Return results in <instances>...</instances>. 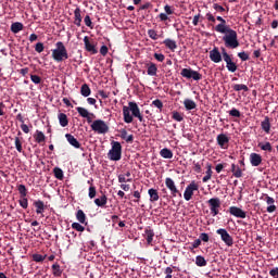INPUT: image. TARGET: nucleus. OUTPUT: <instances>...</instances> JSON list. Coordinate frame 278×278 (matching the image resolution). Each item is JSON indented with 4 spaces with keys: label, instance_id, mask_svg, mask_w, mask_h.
Here are the masks:
<instances>
[{
    "label": "nucleus",
    "instance_id": "f257e3e1",
    "mask_svg": "<svg viewBox=\"0 0 278 278\" xmlns=\"http://www.w3.org/2000/svg\"><path fill=\"white\" fill-rule=\"evenodd\" d=\"M122 113L123 119L126 123H131L134 117L138 118L139 122L144 121L137 102H128V106H123Z\"/></svg>",
    "mask_w": 278,
    "mask_h": 278
},
{
    "label": "nucleus",
    "instance_id": "f03ea898",
    "mask_svg": "<svg viewBox=\"0 0 278 278\" xmlns=\"http://www.w3.org/2000/svg\"><path fill=\"white\" fill-rule=\"evenodd\" d=\"M55 49L51 50V58L60 64V62H64L70 59L68 51L66 46L62 41H58L55 45Z\"/></svg>",
    "mask_w": 278,
    "mask_h": 278
},
{
    "label": "nucleus",
    "instance_id": "7ed1b4c3",
    "mask_svg": "<svg viewBox=\"0 0 278 278\" xmlns=\"http://www.w3.org/2000/svg\"><path fill=\"white\" fill-rule=\"evenodd\" d=\"M222 40L224 41V45L228 49H237L240 47V42L238 40L237 30L229 29L225 36H223Z\"/></svg>",
    "mask_w": 278,
    "mask_h": 278
},
{
    "label": "nucleus",
    "instance_id": "20e7f679",
    "mask_svg": "<svg viewBox=\"0 0 278 278\" xmlns=\"http://www.w3.org/2000/svg\"><path fill=\"white\" fill-rule=\"evenodd\" d=\"M122 151H123V148L121 146V142H118V141H111V150L108 153V157L111 161H121V159H122Z\"/></svg>",
    "mask_w": 278,
    "mask_h": 278
},
{
    "label": "nucleus",
    "instance_id": "39448f33",
    "mask_svg": "<svg viewBox=\"0 0 278 278\" xmlns=\"http://www.w3.org/2000/svg\"><path fill=\"white\" fill-rule=\"evenodd\" d=\"M90 127L92 131L99 135H104L110 131L109 125L102 119L94 121Z\"/></svg>",
    "mask_w": 278,
    "mask_h": 278
},
{
    "label": "nucleus",
    "instance_id": "423d86ee",
    "mask_svg": "<svg viewBox=\"0 0 278 278\" xmlns=\"http://www.w3.org/2000/svg\"><path fill=\"white\" fill-rule=\"evenodd\" d=\"M206 204L210 206L211 216L213 217L218 216V214L220 213V206H222L220 198L218 197L211 198L206 202Z\"/></svg>",
    "mask_w": 278,
    "mask_h": 278
},
{
    "label": "nucleus",
    "instance_id": "0eeeda50",
    "mask_svg": "<svg viewBox=\"0 0 278 278\" xmlns=\"http://www.w3.org/2000/svg\"><path fill=\"white\" fill-rule=\"evenodd\" d=\"M180 75L182 78L186 79H193V80H201L203 78V75L200 74L199 71H194L192 68H182L180 72Z\"/></svg>",
    "mask_w": 278,
    "mask_h": 278
},
{
    "label": "nucleus",
    "instance_id": "6e6552de",
    "mask_svg": "<svg viewBox=\"0 0 278 278\" xmlns=\"http://www.w3.org/2000/svg\"><path fill=\"white\" fill-rule=\"evenodd\" d=\"M216 233L219 235L222 241L229 248L233 245V238L225 228H219L216 230Z\"/></svg>",
    "mask_w": 278,
    "mask_h": 278
},
{
    "label": "nucleus",
    "instance_id": "1a4fd4ad",
    "mask_svg": "<svg viewBox=\"0 0 278 278\" xmlns=\"http://www.w3.org/2000/svg\"><path fill=\"white\" fill-rule=\"evenodd\" d=\"M194 191H199V184H197L195 181H191L184 191V199L186 201H190L194 194Z\"/></svg>",
    "mask_w": 278,
    "mask_h": 278
},
{
    "label": "nucleus",
    "instance_id": "9d476101",
    "mask_svg": "<svg viewBox=\"0 0 278 278\" xmlns=\"http://www.w3.org/2000/svg\"><path fill=\"white\" fill-rule=\"evenodd\" d=\"M165 185L167 189L170 191L173 198H176L177 194L179 198H181V191L177 189L176 182L173 179H170V177L165 178Z\"/></svg>",
    "mask_w": 278,
    "mask_h": 278
},
{
    "label": "nucleus",
    "instance_id": "9b49d317",
    "mask_svg": "<svg viewBox=\"0 0 278 278\" xmlns=\"http://www.w3.org/2000/svg\"><path fill=\"white\" fill-rule=\"evenodd\" d=\"M210 59L214 64H220L223 61V52H220L219 48L215 46L211 51H210Z\"/></svg>",
    "mask_w": 278,
    "mask_h": 278
},
{
    "label": "nucleus",
    "instance_id": "f8f14e48",
    "mask_svg": "<svg viewBox=\"0 0 278 278\" xmlns=\"http://www.w3.org/2000/svg\"><path fill=\"white\" fill-rule=\"evenodd\" d=\"M229 213L231 216L237 217V218H242V219L247 218L245 211H243L242 208L237 207V206H230Z\"/></svg>",
    "mask_w": 278,
    "mask_h": 278
},
{
    "label": "nucleus",
    "instance_id": "ddd939ff",
    "mask_svg": "<svg viewBox=\"0 0 278 278\" xmlns=\"http://www.w3.org/2000/svg\"><path fill=\"white\" fill-rule=\"evenodd\" d=\"M230 138L226 134H219L217 136V144L222 149H227L229 147Z\"/></svg>",
    "mask_w": 278,
    "mask_h": 278
},
{
    "label": "nucleus",
    "instance_id": "4468645a",
    "mask_svg": "<svg viewBox=\"0 0 278 278\" xmlns=\"http://www.w3.org/2000/svg\"><path fill=\"white\" fill-rule=\"evenodd\" d=\"M84 45H85V49H86L87 52H89L91 54H97L98 53V49L96 48V45L93 42H90L88 36L84 37Z\"/></svg>",
    "mask_w": 278,
    "mask_h": 278
},
{
    "label": "nucleus",
    "instance_id": "2eb2a0df",
    "mask_svg": "<svg viewBox=\"0 0 278 278\" xmlns=\"http://www.w3.org/2000/svg\"><path fill=\"white\" fill-rule=\"evenodd\" d=\"M263 162V157L258 153H251L250 154V164L254 167H258Z\"/></svg>",
    "mask_w": 278,
    "mask_h": 278
},
{
    "label": "nucleus",
    "instance_id": "dca6fc26",
    "mask_svg": "<svg viewBox=\"0 0 278 278\" xmlns=\"http://www.w3.org/2000/svg\"><path fill=\"white\" fill-rule=\"evenodd\" d=\"M264 197L266 198V204L269 205L267 208H266V212L267 213H274L277 211V207L275 205V198L268 195V194H264Z\"/></svg>",
    "mask_w": 278,
    "mask_h": 278
},
{
    "label": "nucleus",
    "instance_id": "f3484780",
    "mask_svg": "<svg viewBox=\"0 0 278 278\" xmlns=\"http://www.w3.org/2000/svg\"><path fill=\"white\" fill-rule=\"evenodd\" d=\"M119 136L122 138V140H125L126 142H128V144H131L134 142V135H128L127 129L126 128H122L119 129Z\"/></svg>",
    "mask_w": 278,
    "mask_h": 278
},
{
    "label": "nucleus",
    "instance_id": "a211bd4d",
    "mask_svg": "<svg viewBox=\"0 0 278 278\" xmlns=\"http://www.w3.org/2000/svg\"><path fill=\"white\" fill-rule=\"evenodd\" d=\"M65 138L67 139L68 143L75 148V149H79L81 148V143L76 139L75 136L71 135V134H66Z\"/></svg>",
    "mask_w": 278,
    "mask_h": 278
},
{
    "label": "nucleus",
    "instance_id": "6ab92c4d",
    "mask_svg": "<svg viewBox=\"0 0 278 278\" xmlns=\"http://www.w3.org/2000/svg\"><path fill=\"white\" fill-rule=\"evenodd\" d=\"M154 235L155 233H154L153 229L150 226L144 228V237H146V240H147L148 244H152L153 243Z\"/></svg>",
    "mask_w": 278,
    "mask_h": 278
},
{
    "label": "nucleus",
    "instance_id": "aec40b11",
    "mask_svg": "<svg viewBox=\"0 0 278 278\" xmlns=\"http://www.w3.org/2000/svg\"><path fill=\"white\" fill-rule=\"evenodd\" d=\"M81 9L79 8H76L74 10V25H76L77 27H80L81 26Z\"/></svg>",
    "mask_w": 278,
    "mask_h": 278
},
{
    "label": "nucleus",
    "instance_id": "412c9836",
    "mask_svg": "<svg viewBox=\"0 0 278 278\" xmlns=\"http://www.w3.org/2000/svg\"><path fill=\"white\" fill-rule=\"evenodd\" d=\"M163 45L172 52H175L177 49V42L175 40H172L170 38H166L163 41Z\"/></svg>",
    "mask_w": 278,
    "mask_h": 278
},
{
    "label": "nucleus",
    "instance_id": "4be33fe9",
    "mask_svg": "<svg viewBox=\"0 0 278 278\" xmlns=\"http://www.w3.org/2000/svg\"><path fill=\"white\" fill-rule=\"evenodd\" d=\"M148 193H149L151 203H155L156 201L160 200V193H159L157 189L151 188L148 190Z\"/></svg>",
    "mask_w": 278,
    "mask_h": 278
},
{
    "label": "nucleus",
    "instance_id": "5701e85b",
    "mask_svg": "<svg viewBox=\"0 0 278 278\" xmlns=\"http://www.w3.org/2000/svg\"><path fill=\"white\" fill-rule=\"evenodd\" d=\"M261 128L266 134H270V117L269 116H265L264 121L261 122Z\"/></svg>",
    "mask_w": 278,
    "mask_h": 278
},
{
    "label": "nucleus",
    "instance_id": "b1692460",
    "mask_svg": "<svg viewBox=\"0 0 278 278\" xmlns=\"http://www.w3.org/2000/svg\"><path fill=\"white\" fill-rule=\"evenodd\" d=\"M94 204L99 207H104L108 204V197L103 193L99 198H96Z\"/></svg>",
    "mask_w": 278,
    "mask_h": 278
},
{
    "label": "nucleus",
    "instance_id": "393cba45",
    "mask_svg": "<svg viewBox=\"0 0 278 278\" xmlns=\"http://www.w3.org/2000/svg\"><path fill=\"white\" fill-rule=\"evenodd\" d=\"M184 106L186 111H193V109H197L198 104L189 98H186V100H184Z\"/></svg>",
    "mask_w": 278,
    "mask_h": 278
},
{
    "label": "nucleus",
    "instance_id": "a878e982",
    "mask_svg": "<svg viewBox=\"0 0 278 278\" xmlns=\"http://www.w3.org/2000/svg\"><path fill=\"white\" fill-rule=\"evenodd\" d=\"M160 154H161V157L167 159V160H170V159L174 157V153H173L172 150L168 149V148H163V149H161Z\"/></svg>",
    "mask_w": 278,
    "mask_h": 278
},
{
    "label": "nucleus",
    "instance_id": "bb28decb",
    "mask_svg": "<svg viewBox=\"0 0 278 278\" xmlns=\"http://www.w3.org/2000/svg\"><path fill=\"white\" fill-rule=\"evenodd\" d=\"M157 71V65L155 63H150L147 73L150 77H156Z\"/></svg>",
    "mask_w": 278,
    "mask_h": 278
},
{
    "label": "nucleus",
    "instance_id": "cd10ccee",
    "mask_svg": "<svg viewBox=\"0 0 278 278\" xmlns=\"http://www.w3.org/2000/svg\"><path fill=\"white\" fill-rule=\"evenodd\" d=\"M231 173H232L233 177L242 178V175H243L242 169L239 166H237V164H235V163L231 164Z\"/></svg>",
    "mask_w": 278,
    "mask_h": 278
},
{
    "label": "nucleus",
    "instance_id": "c85d7f7f",
    "mask_svg": "<svg viewBox=\"0 0 278 278\" xmlns=\"http://www.w3.org/2000/svg\"><path fill=\"white\" fill-rule=\"evenodd\" d=\"M212 175H213L212 164L207 163L206 164V173L202 179L203 184H206V181H208L212 178Z\"/></svg>",
    "mask_w": 278,
    "mask_h": 278
},
{
    "label": "nucleus",
    "instance_id": "c756f323",
    "mask_svg": "<svg viewBox=\"0 0 278 278\" xmlns=\"http://www.w3.org/2000/svg\"><path fill=\"white\" fill-rule=\"evenodd\" d=\"M58 119H59V123H60L61 127L68 126V117L65 113H60L58 115Z\"/></svg>",
    "mask_w": 278,
    "mask_h": 278
},
{
    "label": "nucleus",
    "instance_id": "7c9ffc66",
    "mask_svg": "<svg viewBox=\"0 0 278 278\" xmlns=\"http://www.w3.org/2000/svg\"><path fill=\"white\" fill-rule=\"evenodd\" d=\"M51 268H52V274H53L54 277H56V278L62 277L63 270L61 269L59 263H54V264L51 266Z\"/></svg>",
    "mask_w": 278,
    "mask_h": 278
},
{
    "label": "nucleus",
    "instance_id": "2f4dec72",
    "mask_svg": "<svg viewBox=\"0 0 278 278\" xmlns=\"http://www.w3.org/2000/svg\"><path fill=\"white\" fill-rule=\"evenodd\" d=\"M23 28H24V25L21 22H15V23H12L11 31L13 34H18L22 31Z\"/></svg>",
    "mask_w": 278,
    "mask_h": 278
},
{
    "label": "nucleus",
    "instance_id": "473e14b6",
    "mask_svg": "<svg viewBox=\"0 0 278 278\" xmlns=\"http://www.w3.org/2000/svg\"><path fill=\"white\" fill-rule=\"evenodd\" d=\"M80 94H83L84 98H88V96L91 94V88L88 84H83L80 88Z\"/></svg>",
    "mask_w": 278,
    "mask_h": 278
},
{
    "label": "nucleus",
    "instance_id": "72a5a7b5",
    "mask_svg": "<svg viewBox=\"0 0 278 278\" xmlns=\"http://www.w3.org/2000/svg\"><path fill=\"white\" fill-rule=\"evenodd\" d=\"M215 29H216L217 33L227 35L229 29H231V28L228 27V25L223 23V24H217Z\"/></svg>",
    "mask_w": 278,
    "mask_h": 278
},
{
    "label": "nucleus",
    "instance_id": "f704fd0d",
    "mask_svg": "<svg viewBox=\"0 0 278 278\" xmlns=\"http://www.w3.org/2000/svg\"><path fill=\"white\" fill-rule=\"evenodd\" d=\"M232 89L236 92H240V91L249 92V87L248 85H244V84H235L232 85Z\"/></svg>",
    "mask_w": 278,
    "mask_h": 278
},
{
    "label": "nucleus",
    "instance_id": "c9c22d12",
    "mask_svg": "<svg viewBox=\"0 0 278 278\" xmlns=\"http://www.w3.org/2000/svg\"><path fill=\"white\" fill-rule=\"evenodd\" d=\"M34 205L36 207V213L37 214H42V212L46 210L43 201H40V200L35 201Z\"/></svg>",
    "mask_w": 278,
    "mask_h": 278
},
{
    "label": "nucleus",
    "instance_id": "e433bc0d",
    "mask_svg": "<svg viewBox=\"0 0 278 278\" xmlns=\"http://www.w3.org/2000/svg\"><path fill=\"white\" fill-rule=\"evenodd\" d=\"M76 218L78 220L79 224H86L87 220V215L84 213L83 210H78L76 213Z\"/></svg>",
    "mask_w": 278,
    "mask_h": 278
},
{
    "label": "nucleus",
    "instance_id": "4c0bfd02",
    "mask_svg": "<svg viewBox=\"0 0 278 278\" xmlns=\"http://www.w3.org/2000/svg\"><path fill=\"white\" fill-rule=\"evenodd\" d=\"M258 148H261L262 151H266V152H269V153L273 152V147H271V143L269 141H266L265 143L260 142Z\"/></svg>",
    "mask_w": 278,
    "mask_h": 278
},
{
    "label": "nucleus",
    "instance_id": "58836bf2",
    "mask_svg": "<svg viewBox=\"0 0 278 278\" xmlns=\"http://www.w3.org/2000/svg\"><path fill=\"white\" fill-rule=\"evenodd\" d=\"M220 51H222V58L226 62V66H228L232 58L231 55L228 54V52L226 51V48H220Z\"/></svg>",
    "mask_w": 278,
    "mask_h": 278
},
{
    "label": "nucleus",
    "instance_id": "ea45409f",
    "mask_svg": "<svg viewBox=\"0 0 278 278\" xmlns=\"http://www.w3.org/2000/svg\"><path fill=\"white\" fill-rule=\"evenodd\" d=\"M53 174H54V177L56 179H59V180H63L64 179V172L60 167H54L53 168Z\"/></svg>",
    "mask_w": 278,
    "mask_h": 278
},
{
    "label": "nucleus",
    "instance_id": "a19ab883",
    "mask_svg": "<svg viewBox=\"0 0 278 278\" xmlns=\"http://www.w3.org/2000/svg\"><path fill=\"white\" fill-rule=\"evenodd\" d=\"M34 138L39 144L46 140V136L43 135V132H41V130H36Z\"/></svg>",
    "mask_w": 278,
    "mask_h": 278
},
{
    "label": "nucleus",
    "instance_id": "79ce46f5",
    "mask_svg": "<svg viewBox=\"0 0 278 278\" xmlns=\"http://www.w3.org/2000/svg\"><path fill=\"white\" fill-rule=\"evenodd\" d=\"M195 265H198L199 267H204L207 265V262L205 261L204 256L198 255L195 256Z\"/></svg>",
    "mask_w": 278,
    "mask_h": 278
},
{
    "label": "nucleus",
    "instance_id": "37998d69",
    "mask_svg": "<svg viewBox=\"0 0 278 278\" xmlns=\"http://www.w3.org/2000/svg\"><path fill=\"white\" fill-rule=\"evenodd\" d=\"M17 191L21 194V198H27V188L24 184H20V186H17Z\"/></svg>",
    "mask_w": 278,
    "mask_h": 278
},
{
    "label": "nucleus",
    "instance_id": "c03bdc74",
    "mask_svg": "<svg viewBox=\"0 0 278 278\" xmlns=\"http://www.w3.org/2000/svg\"><path fill=\"white\" fill-rule=\"evenodd\" d=\"M226 67L228 68V72L230 73H236L238 65L236 62L232 61V59L230 60V62L228 63V65H226Z\"/></svg>",
    "mask_w": 278,
    "mask_h": 278
},
{
    "label": "nucleus",
    "instance_id": "a18cd8bd",
    "mask_svg": "<svg viewBox=\"0 0 278 278\" xmlns=\"http://www.w3.org/2000/svg\"><path fill=\"white\" fill-rule=\"evenodd\" d=\"M47 258V255H42V254H33V260L35 261V263H43V261Z\"/></svg>",
    "mask_w": 278,
    "mask_h": 278
},
{
    "label": "nucleus",
    "instance_id": "49530a36",
    "mask_svg": "<svg viewBox=\"0 0 278 278\" xmlns=\"http://www.w3.org/2000/svg\"><path fill=\"white\" fill-rule=\"evenodd\" d=\"M151 106L157 108L159 111L162 112L164 109V103L157 99V100L152 101Z\"/></svg>",
    "mask_w": 278,
    "mask_h": 278
},
{
    "label": "nucleus",
    "instance_id": "de8ad7c7",
    "mask_svg": "<svg viewBox=\"0 0 278 278\" xmlns=\"http://www.w3.org/2000/svg\"><path fill=\"white\" fill-rule=\"evenodd\" d=\"M228 114L232 116L233 118H240L241 117V112L237 110L236 108H232L231 110L228 111Z\"/></svg>",
    "mask_w": 278,
    "mask_h": 278
},
{
    "label": "nucleus",
    "instance_id": "09e8293b",
    "mask_svg": "<svg viewBox=\"0 0 278 278\" xmlns=\"http://www.w3.org/2000/svg\"><path fill=\"white\" fill-rule=\"evenodd\" d=\"M76 111L80 116H83V118H87L89 116V112L85 108H76Z\"/></svg>",
    "mask_w": 278,
    "mask_h": 278
},
{
    "label": "nucleus",
    "instance_id": "8fccbe9b",
    "mask_svg": "<svg viewBox=\"0 0 278 278\" xmlns=\"http://www.w3.org/2000/svg\"><path fill=\"white\" fill-rule=\"evenodd\" d=\"M89 199H94L97 197V188L93 186V184L89 187Z\"/></svg>",
    "mask_w": 278,
    "mask_h": 278
},
{
    "label": "nucleus",
    "instance_id": "3c124183",
    "mask_svg": "<svg viewBox=\"0 0 278 278\" xmlns=\"http://www.w3.org/2000/svg\"><path fill=\"white\" fill-rule=\"evenodd\" d=\"M148 35H149V38L152 39V40L160 39V35H157V31L154 30V29H149Z\"/></svg>",
    "mask_w": 278,
    "mask_h": 278
},
{
    "label": "nucleus",
    "instance_id": "603ef678",
    "mask_svg": "<svg viewBox=\"0 0 278 278\" xmlns=\"http://www.w3.org/2000/svg\"><path fill=\"white\" fill-rule=\"evenodd\" d=\"M72 228H73V230H76L78 232H84L85 231V227L81 226L80 223H73Z\"/></svg>",
    "mask_w": 278,
    "mask_h": 278
},
{
    "label": "nucleus",
    "instance_id": "864d4df0",
    "mask_svg": "<svg viewBox=\"0 0 278 278\" xmlns=\"http://www.w3.org/2000/svg\"><path fill=\"white\" fill-rule=\"evenodd\" d=\"M172 118L177 122L184 121V116L180 113H178V111H173Z\"/></svg>",
    "mask_w": 278,
    "mask_h": 278
},
{
    "label": "nucleus",
    "instance_id": "5fc2aeb1",
    "mask_svg": "<svg viewBox=\"0 0 278 278\" xmlns=\"http://www.w3.org/2000/svg\"><path fill=\"white\" fill-rule=\"evenodd\" d=\"M18 204L23 207V210H27L28 207L27 197H22L21 200H18Z\"/></svg>",
    "mask_w": 278,
    "mask_h": 278
},
{
    "label": "nucleus",
    "instance_id": "6e6d98bb",
    "mask_svg": "<svg viewBox=\"0 0 278 278\" xmlns=\"http://www.w3.org/2000/svg\"><path fill=\"white\" fill-rule=\"evenodd\" d=\"M213 9L220 14L226 12V9L223 8V5H220L219 3H213Z\"/></svg>",
    "mask_w": 278,
    "mask_h": 278
},
{
    "label": "nucleus",
    "instance_id": "4d7b16f0",
    "mask_svg": "<svg viewBox=\"0 0 278 278\" xmlns=\"http://www.w3.org/2000/svg\"><path fill=\"white\" fill-rule=\"evenodd\" d=\"M238 58L241 61H249L250 60L249 52H245V51L238 52Z\"/></svg>",
    "mask_w": 278,
    "mask_h": 278
},
{
    "label": "nucleus",
    "instance_id": "13d9d810",
    "mask_svg": "<svg viewBox=\"0 0 278 278\" xmlns=\"http://www.w3.org/2000/svg\"><path fill=\"white\" fill-rule=\"evenodd\" d=\"M15 148L17 149L18 153L23 152L22 141L20 137H15Z\"/></svg>",
    "mask_w": 278,
    "mask_h": 278
},
{
    "label": "nucleus",
    "instance_id": "bf43d9fd",
    "mask_svg": "<svg viewBox=\"0 0 278 278\" xmlns=\"http://www.w3.org/2000/svg\"><path fill=\"white\" fill-rule=\"evenodd\" d=\"M30 80L35 84V85H40V83L42 81V78L38 75H30Z\"/></svg>",
    "mask_w": 278,
    "mask_h": 278
},
{
    "label": "nucleus",
    "instance_id": "052dcab7",
    "mask_svg": "<svg viewBox=\"0 0 278 278\" xmlns=\"http://www.w3.org/2000/svg\"><path fill=\"white\" fill-rule=\"evenodd\" d=\"M84 23H85V25H86L87 27L93 28V26H92V21H91V17H90L89 15H86V16L84 17Z\"/></svg>",
    "mask_w": 278,
    "mask_h": 278
},
{
    "label": "nucleus",
    "instance_id": "680f3d73",
    "mask_svg": "<svg viewBox=\"0 0 278 278\" xmlns=\"http://www.w3.org/2000/svg\"><path fill=\"white\" fill-rule=\"evenodd\" d=\"M35 51L38 52V53H42L45 51V46L42 42H38L36 43L35 46Z\"/></svg>",
    "mask_w": 278,
    "mask_h": 278
},
{
    "label": "nucleus",
    "instance_id": "e2e57ef3",
    "mask_svg": "<svg viewBox=\"0 0 278 278\" xmlns=\"http://www.w3.org/2000/svg\"><path fill=\"white\" fill-rule=\"evenodd\" d=\"M126 181L131 182L132 179H126L125 174L118 175V182H119V184H126Z\"/></svg>",
    "mask_w": 278,
    "mask_h": 278
},
{
    "label": "nucleus",
    "instance_id": "0e129e2a",
    "mask_svg": "<svg viewBox=\"0 0 278 278\" xmlns=\"http://www.w3.org/2000/svg\"><path fill=\"white\" fill-rule=\"evenodd\" d=\"M193 165H194V167H193V169H194V172L197 173V174H201L202 173V166H201V164L199 163V162H193Z\"/></svg>",
    "mask_w": 278,
    "mask_h": 278
},
{
    "label": "nucleus",
    "instance_id": "69168bd1",
    "mask_svg": "<svg viewBox=\"0 0 278 278\" xmlns=\"http://www.w3.org/2000/svg\"><path fill=\"white\" fill-rule=\"evenodd\" d=\"M200 241H201V242L204 241L205 243H208V241H210V235H208V233H205V232L200 233Z\"/></svg>",
    "mask_w": 278,
    "mask_h": 278
},
{
    "label": "nucleus",
    "instance_id": "338daca9",
    "mask_svg": "<svg viewBox=\"0 0 278 278\" xmlns=\"http://www.w3.org/2000/svg\"><path fill=\"white\" fill-rule=\"evenodd\" d=\"M154 59H155L156 61H159V62H163V61H165V55L162 54V53L155 52Z\"/></svg>",
    "mask_w": 278,
    "mask_h": 278
},
{
    "label": "nucleus",
    "instance_id": "774afa93",
    "mask_svg": "<svg viewBox=\"0 0 278 278\" xmlns=\"http://www.w3.org/2000/svg\"><path fill=\"white\" fill-rule=\"evenodd\" d=\"M165 274H166V277L165 278H173V268L172 267H167V268H165V271H164Z\"/></svg>",
    "mask_w": 278,
    "mask_h": 278
}]
</instances>
